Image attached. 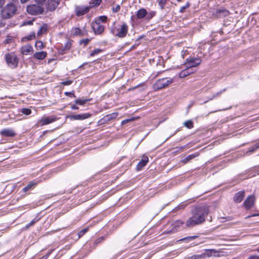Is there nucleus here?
Instances as JSON below:
<instances>
[{"mask_svg":"<svg viewBox=\"0 0 259 259\" xmlns=\"http://www.w3.org/2000/svg\"><path fill=\"white\" fill-rule=\"evenodd\" d=\"M125 123H126V122L125 119L121 121V124L123 125V124H125Z\"/></svg>","mask_w":259,"mask_h":259,"instance_id":"obj_61","label":"nucleus"},{"mask_svg":"<svg viewBox=\"0 0 259 259\" xmlns=\"http://www.w3.org/2000/svg\"><path fill=\"white\" fill-rule=\"evenodd\" d=\"M83 66V65L82 64V65H81L79 67V68H80L82 67Z\"/></svg>","mask_w":259,"mask_h":259,"instance_id":"obj_64","label":"nucleus"},{"mask_svg":"<svg viewBox=\"0 0 259 259\" xmlns=\"http://www.w3.org/2000/svg\"><path fill=\"white\" fill-rule=\"evenodd\" d=\"M254 145H255V149L259 148V140L256 142V143L254 144Z\"/></svg>","mask_w":259,"mask_h":259,"instance_id":"obj_57","label":"nucleus"},{"mask_svg":"<svg viewBox=\"0 0 259 259\" xmlns=\"http://www.w3.org/2000/svg\"><path fill=\"white\" fill-rule=\"evenodd\" d=\"M189 72H188L187 70L186 69L182 70L180 73H179V77L180 78H184L188 75H189Z\"/></svg>","mask_w":259,"mask_h":259,"instance_id":"obj_34","label":"nucleus"},{"mask_svg":"<svg viewBox=\"0 0 259 259\" xmlns=\"http://www.w3.org/2000/svg\"><path fill=\"white\" fill-rule=\"evenodd\" d=\"M190 6V3L189 2H187L185 5L181 7L179 12L181 13H183L185 12L186 9L189 8Z\"/></svg>","mask_w":259,"mask_h":259,"instance_id":"obj_33","label":"nucleus"},{"mask_svg":"<svg viewBox=\"0 0 259 259\" xmlns=\"http://www.w3.org/2000/svg\"><path fill=\"white\" fill-rule=\"evenodd\" d=\"M198 236H187L186 237H184L183 238H182L179 240V241H183V242H189L191 241L192 240L198 238Z\"/></svg>","mask_w":259,"mask_h":259,"instance_id":"obj_26","label":"nucleus"},{"mask_svg":"<svg viewBox=\"0 0 259 259\" xmlns=\"http://www.w3.org/2000/svg\"><path fill=\"white\" fill-rule=\"evenodd\" d=\"M208 213L209 209L207 206H201L196 207L192 211V215L187 220L186 226L191 228L203 223Z\"/></svg>","mask_w":259,"mask_h":259,"instance_id":"obj_1","label":"nucleus"},{"mask_svg":"<svg viewBox=\"0 0 259 259\" xmlns=\"http://www.w3.org/2000/svg\"><path fill=\"white\" fill-rule=\"evenodd\" d=\"M35 38V33L33 32L31 33L28 36L25 37L23 39H26L27 40H31Z\"/></svg>","mask_w":259,"mask_h":259,"instance_id":"obj_38","label":"nucleus"},{"mask_svg":"<svg viewBox=\"0 0 259 259\" xmlns=\"http://www.w3.org/2000/svg\"><path fill=\"white\" fill-rule=\"evenodd\" d=\"M184 224V223L181 220L176 221L174 223H172L171 225V230H169L168 232V233H170L177 232L179 230V227L181 226H182V225H183Z\"/></svg>","mask_w":259,"mask_h":259,"instance_id":"obj_13","label":"nucleus"},{"mask_svg":"<svg viewBox=\"0 0 259 259\" xmlns=\"http://www.w3.org/2000/svg\"><path fill=\"white\" fill-rule=\"evenodd\" d=\"M213 252H215V251L213 249H206L204 253L205 256H211Z\"/></svg>","mask_w":259,"mask_h":259,"instance_id":"obj_35","label":"nucleus"},{"mask_svg":"<svg viewBox=\"0 0 259 259\" xmlns=\"http://www.w3.org/2000/svg\"><path fill=\"white\" fill-rule=\"evenodd\" d=\"M254 196L253 195H250L245 200L243 205L246 209H249L254 205Z\"/></svg>","mask_w":259,"mask_h":259,"instance_id":"obj_9","label":"nucleus"},{"mask_svg":"<svg viewBox=\"0 0 259 259\" xmlns=\"http://www.w3.org/2000/svg\"><path fill=\"white\" fill-rule=\"evenodd\" d=\"M72 80H68L66 81H64L61 83L62 84L64 85H70L72 83Z\"/></svg>","mask_w":259,"mask_h":259,"instance_id":"obj_44","label":"nucleus"},{"mask_svg":"<svg viewBox=\"0 0 259 259\" xmlns=\"http://www.w3.org/2000/svg\"><path fill=\"white\" fill-rule=\"evenodd\" d=\"M71 108L72 110H78L79 107L76 105H72L71 106Z\"/></svg>","mask_w":259,"mask_h":259,"instance_id":"obj_54","label":"nucleus"},{"mask_svg":"<svg viewBox=\"0 0 259 259\" xmlns=\"http://www.w3.org/2000/svg\"><path fill=\"white\" fill-rule=\"evenodd\" d=\"M21 112L26 115H30L31 113V110L28 108H22Z\"/></svg>","mask_w":259,"mask_h":259,"instance_id":"obj_37","label":"nucleus"},{"mask_svg":"<svg viewBox=\"0 0 259 259\" xmlns=\"http://www.w3.org/2000/svg\"><path fill=\"white\" fill-rule=\"evenodd\" d=\"M5 58L8 65L12 68L17 67L19 59L14 53H8L5 55Z\"/></svg>","mask_w":259,"mask_h":259,"instance_id":"obj_4","label":"nucleus"},{"mask_svg":"<svg viewBox=\"0 0 259 259\" xmlns=\"http://www.w3.org/2000/svg\"><path fill=\"white\" fill-rule=\"evenodd\" d=\"M173 82V79L169 77L162 78L158 79L154 84L155 90H159L168 87Z\"/></svg>","mask_w":259,"mask_h":259,"instance_id":"obj_3","label":"nucleus"},{"mask_svg":"<svg viewBox=\"0 0 259 259\" xmlns=\"http://www.w3.org/2000/svg\"><path fill=\"white\" fill-rule=\"evenodd\" d=\"M47 53L44 51L36 52L33 55V57L37 60H41L47 56Z\"/></svg>","mask_w":259,"mask_h":259,"instance_id":"obj_19","label":"nucleus"},{"mask_svg":"<svg viewBox=\"0 0 259 259\" xmlns=\"http://www.w3.org/2000/svg\"><path fill=\"white\" fill-rule=\"evenodd\" d=\"M101 3V0H94L92 4L95 6H98L100 5Z\"/></svg>","mask_w":259,"mask_h":259,"instance_id":"obj_47","label":"nucleus"},{"mask_svg":"<svg viewBox=\"0 0 259 259\" xmlns=\"http://www.w3.org/2000/svg\"><path fill=\"white\" fill-rule=\"evenodd\" d=\"M229 14V11L225 9H219L216 11V15L219 17H226Z\"/></svg>","mask_w":259,"mask_h":259,"instance_id":"obj_20","label":"nucleus"},{"mask_svg":"<svg viewBox=\"0 0 259 259\" xmlns=\"http://www.w3.org/2000/svg\"><path fill=\"white\" fill-rule=\"evenodd\" d=\"M40 259H47V257L43 256L42 257H41Z\"/></svg>","mask_w":259,"mask_h":259,"instance_id":"obj_63","label":"nucleus"},{"mask_svg":"<svg viewBox=\"0 0 259 259\" xmlns=\"http://www.w3.org/2000/svg\"><path fill=\"white\" fill-rule=\"evenodd\" d=\"M185 146H181V147H177L174 148V150H175L176 152H180L183 151L185 148Z\"/></svg>","mask_w":259,"mask_h":259,"instance_id":"obj_40","label":"nucleus"},{"mask_svg":"<svg viewBox=\"0 0 259 259\" xmlns=\"http://www.w3.org/2000/svg\"><path fill=\"white\" fill-rule=\"evenodd\" d=\"M87 33L84 29H81L79 28L75 27L72 29L71 34L74 36H83Z\"/></svg>","mask_w":259,"mask_h":259,"instance_id":"obj_15","label":"nucleus"},{"mask_svg":"<svg viewBox=\"0 0 259 259\" xmlns=\"http://www.w3.org/2000/svg\"><path fill=\"white\" fill-rule=\"evenodd\" d=\"M27 11L29 14L31 15H36L42 14L44 11V9L40 6L32 5L28 6L27 7Z\"/></svg>","mask_w":259,"mask_h":259,"instance_id":"obj_6","label":"nucleus"},{"mask_svg":"<svg viewBox=\"0 0 259 259\" xmlns=\"http://www.w3.org/2000/svg\"><path fill=\"white\" fill-rule=\"evenodd\" d=\"M64 94L66 96H70L72 98H76V96L73 93V92H66L64 93Z\"/></svg>","mask_w":259,"mask_h":259,"instance_id":"obj_45","label":"nucleus"},{"mask_svg":"<svg viewBox=\"0 0 259 259\" xmlns=\"http://www.w3.org/2000/svg\"><path fill=\"white\" fill-rule=\"evenodd\" d=\"M135 118L134 117H132V118H131L126 119H125V120L126 123H128L129 122H131V121L135 120Z\"/></svg>","mask_w":259,"mask_h":259,"instance_id":"obj_55","label":"nucleus"},{"mask_svg":"<svg viewBox=\"0 0 259 259\" xmlns=\"http://www.w3.org/2000/svg\"><path fill=\"white\" fill-rule=\"evenodd\" d=\"M35 47L37 50H41L44 47L42 42L40 40L36 41Z\"/></svg>","mask_w":259,"mask_h":259,"instance_id":"obj_32","label":"nucleus"},{"mask_svg":"<svg viewBox=\"0 0 259 259\" xmlns=\"http://www.w3.org/2000/svg\"><path fill=\"white\" fill-rule=\"evenodd\" d=\"M184 125L189 129H191L193 127V122L191 120L186 121L184 123Z\"/></svg>","mask_w":259,"mask_h":259,"instance_id":"obj_30","label":"nucleus"},{"mask_svg":"<svg viewBox=\"0 0 259 259\" xmlns=\"http://www.w3.org/2000/svg\"><path fill=\"white\" fill-rule=\"evenodd\" d=\"M90 39L86 38V39H83L80 40L79 44L80 45H81L83 44L84 46H87L89 42L90 41Z\"/></svg>","mask_w":259,"mask_h":259,"instance_id":"obj_41","label":"nucleus"},{"mask_svg":"<svg viewBox=\"0 0 259 259\" xmlns=\"http://www.w3.org/2000/svg\"><path fill=\"white\" fill-rule=\"evenodd\" d=\"M188 72H189V75L194 72L196 70L194 68V67H192L190 65H186Z\"/></svg>","mask_w":259,"mask_h":259,"instance_id":"obj_39","label":"nucleus"},{"mask_svg":"<svg viewBox=\"0 0 259 259\" xmlns=\"http://www.w3.org/2000/svg\"><path fill=\"white\" fill-rule=\"evenodd\" d=\"M226 91V89H224L223 90L220 91V92H217V93L213 94L212 97L209 99V100H212L218 97L221 96V95Z\"/></svg>","mask_w":259,"mask_h":259,"instance_id":"obj_36","label":"nucleus"},{"mask_svg":"<svg viewBox=\"0 0 259 259\" xmlns=\"http://www.w3.org/2000/svg\"><path fill=\"white\" fill-rule=\"evenodd\" d=\"M103 52V50L100 49H96L94 50L90 54V56L91 57H93L95 55H98L100 53H102Z\"/></svg>","mask_w":259,"mask_h":259,"instance_id":"obj_31","label":"nucleus"},{"mask_svg":"<svg viewBox=\"0 0 259 259\" xmlns=\"http://www.w3.org/2000/svg\"><path fill=\"white\" fill-rule=\"evenodd\" d=\"M120 6L117 5L115 7L112 8V11H113V12H114L115 13H117L120 10Z\"/></svg>","mask_w":259,"mask_h":259,"instance_id":"obj_46","label":"nucleus"},{"mask_svg":"<svg viewBox=\"0 0 259 259\" xmlns=\"http://www.w3.org/2000/svg\"><path fill=\"white\" fill-rule=\"evenodd\" d=\"M258 215H259V214H258V213H253V214H252L251 215H248V216L246 217L245 218V219H248V218H249L250 217H256V216H258Z\"/></svg>","mask_w":259,"mask_h":259,"instance_id":"obj_53","label":"nucleus"},{"mask_svg":"<svg viewBox=\"0 0 259 259\" xmlns=\"http://www.w3.org/2000/svg\"><path fill=\"white\" fill-rule=\"evenodd\" d=\"M147 15V11L146 9L144 8H141L139 9L136 12V17L138 19H141L145 18L146 19V15Z\"/></svg>","mask_w":259,"mask_h":259,"instance_id":"obj_18","label":"nucleus"},{"mask_svg":"<svg viewBox=\"0 0 259 259\" xmlns=\"http://www.w3.org/2000/svg\"><path fill=\"white\" fill-rule=\"evenodd\" d=\"M127 31L128 26L126 23H124L121 25L120 27L116 30H112L111 32L113 34L119 38H123L126 35Z\"/></svg>","mask_w":259,"mask_h":259,"instance_id":"obj_5","label":"nucleus"},{"mask_svg":"<svg viewBox=\"0 0 259 259\" xmlns=\"http://www.w3.org/2000/svg\"><path fill=\"white\" fill-rule=\"evenodd\" d=\"M194 255L196 256V259H200V258H204L205 257V255H204V253H203L200 254H197V255L195 254Z\"/></svg>","mask_w":259,"mask_h":259,"instance_id":"obj_49","label":"nucleus"},{"mask_svg":"<svg viewBox=\"0 0 259 259\" xmlns=\"http://www.w3.org/2000/svg\"><path fill=\"white\" fill-rule=\"evenodd\" d=\"M187 259H196V256L193 255L192 256H191V257H189L188 258H187Z\"/></svg>","mask_w":259,"mask_h":259,"instance_id":"obj_59","label":"nucleus"},{"mask_svg":"<svg viewBox=\"0 0 259 259\" xmlns=\"http://www.w3.org/2000/svg\"><path fill=\"white\" fill-rule=\"evenodd\" d=\"M92 28L96 34H101L104 31L105 27L100 22L96 21L93 24Z\"/></svg>","mask_w":259,"mask_h":259,"instance_id":"obj_10","label":"nucleus"},{"mask_svg":"<svg viewBox=\"0 0 259 259\" xmlns=\"http://www.w3.org/2000/svg\"><path fill=\"white\" fill-rule=\"evenodd\" d=\"M88 228H85V229H82V230L79 231L78 233V235L79 236V237H80L82 236H83L86 232H88Z\"/></svg>","mask_w":259,"mask_h":259,"instance_id":"obj_42","label":"nucleus"},{"mask_svg":"<svg viewBox=\"0 0 259 259\" xmlns=\"http://www.w3.org/2000/svg\"><path fill=\"white\" fill-rule=\"evenodd\" d=\"M169 0H156L158 3V6L160 7L161 10H164L167 5V2Z\"/></svg>","mask_w":259,"mask_h":259,"instance_id":"obj_23","label":"nucleus"},{"mask_svg":"<svg viewBox=\"0 0 259 259\" xmlns=\"http://www.w3.org/2000/svg\"><path fill=\"white\" fill-rule=\"evenodd\" d=\"M245 196V192L243 191L236 193L234 197V201L236 203H240L242 201Z\"/></svg>","mask_w":259,"mask_h":259,"instance_id":"obj_17","label":"nucleus"},{"mask_svg":"<svg viewBox=\"0 0 259 259\" xmlns=\"http://www.w3.org/2000/svg\"><path fill=\"white\" fill-rule=\"evenodd\" d=\"M257 149H255V145H254L253 146H252L251 147H250L249 150H248V151L249 152H253L254 151H255Z\"/></svg>","mask_w":259,"mask_h":259,"instance_id":"obj_52","label":"nucleus"},{"mask_svg":"<svg viewBox=\"0 0 259 259\" xmlns=\"http://www.w3.org/2000/svg\"><path fill=\"white\" fill-rule=\"evenodd\" d=\"M90 10L89 7L77 6L75 8L76 15L80 16L87 13Z\"/></svg>","mask_w":259,"mask_h":259,"instance_id":"obj_12","label":"nucleus"},{"mask_svg":"<svg viewBox=\"0 0 259 259\" xmlns=\"http://www.w3.org/2000/svg\"><path fill=\"white\" fill-rule=\"evenodd\" d=\"M125 123H126V122L125 119L121 121V124L123 125V124H125Z\"/></svg>","mask_w":259,"mask_h":259,"instance_id":"obj_62","label":"nucleus"},{"mask_svg":"<svg viewBox=\"0 0 259 259\" xmlns=\"http://www.w3.org/2000/svg\"><path fill=\"white\" fill-rule=\"evenodd\" d=\"M51 253V251L48 252L46 255H44L45 256L47 257V258L50 256V255Z\"/></svg>","mask_w":259,"mask_h":259,"instance_id":"obj_60","label":"nucleus"},{"mask_svg":"<svg viewBox=\"0 0 259 259\" xmlns=\"http://www.w3.org/2000/svg\"><path fill=\"white\" fill-rule=\"evenodd\" d=\"M37 184V182L34 181H31L29 183V184L25 187H24L22 189L23 192H26L27 191L31 190L32 188H34Z\"/></svg>","mask_w":259,"mask_h":259,"instance_id":"obj_22","label":"nucleus"},{"mask_svg":"<svg viewBox=\"0 0 259 259\" xmlns=\"http://www.w3.org/2000/svg\"><path fill=\"white\" fill-rule=\"evenodd\" d=\"M198 154L197 153H196L195 154H192L188 155L186 158H185L183 160L182 162L184 163H187L188 162H189L190 160H192V159L197 157L198 156Z\"/></svg>","mask_w":259,"mask_h":259,"instance_id":"obj_25","label":"nucleus"},{"mask_svg":"<svg viewBox=\"0 0 259 259\" xmlns=\"http://www.w3.org/2000/svg\"><path fill=\"white\" fill-rule=\"evenodd\" d=\"M201 63V60L199 58H190L187 59L186 65H190L192 67H197Z\"/></svg>","mask_w":259,"mask_h":259,"instance_id":"obj_11","label":"nucleus"},{"mask_svg":"<svg viewBox=\"0 0 259 259\" xmlns=\"http://www.w3.org/2000/svg\"><path fill=\"white\" fill-rule=\"evenodd\" d=\"M5 0H0V8L3 6Z\"/></svg>","mask_w":259,"mask_h":259,"instance_id":"obj_58","label":"nucleus"},{"mask_svg":"<svg viewBox=\"0 0 259 259\" xmlns=\"http://www.w3.org/2000/svg\"><path fill=\"white\" fill-rule=\"evenodd\" d=\"M148 162V157L146 156H143L142 159L139 162L137 165V169L140 170L145 166Z\"/></svg>","mask_w":259,"mask_h":259,"instance_id":"obj_16","label":"nucleus"},{"mask_svg":"<svg viewBox=\"0 0 259 259\" xmlns=\"http://www.w3.org/2000/svg\"><path fill=\"white\" fill-rule=\"evenodd\" d=\"M31 52H33V48L31 45H26L21 49V53L23 55H27Z\"/></svg>","mask_w":259,"mask_h":259,"instance_id":"obj_21","label":"nucleus"},{"mask_svg":"<svg viewBox=\"0 0 259 259\" xmlns=\"http://www.w3.org/2000/svg\"><path fill=\"white\" fill-rule=\"evenodd\" d=\"M57 119L55 117H44L41 118L39 120H38L37 122V126H42L45 125L49 124L54 121H56Z\"/></svg>","mask_w":259,"mask_h":259,"instance_id":"obj_8","label":"nucleus"},{"mask_svg":"<svg viewBox=\"0 0 259 259\" xmlns=\"http://www.w3.org/2000/svg\"><path fill=\"white\" fill-rule=\"evenodd\" d=\"M17 9L14 4H7L1 11V15L3 19H8L13 17L16 13Z\"/></svg>","mask_w":259,"mask_h":259,"instance_id":"obj_2","label":"nucleus"},{"mask_svg":"<svg viewBox=\"0 0 259 259\" xmlns=\"http://www.w3.org/2000/svg\"><path fill=\"white\" fill-rule=\"evenodd\" d=\"M107 17L105 16H100L99 18L98 22L101 21L102 22L105 23L107 21Z\"/></svg>","mask_w":259,"mask_h":259,"instance_id":"obj_43","label":"nucleus"},{"mask_svg":"<svg viewBox=\"0 0 259 259\" xmlns=\"http://www.w3.org/2000/svg\"><path fill=\"white\" fill-rule=\"evenodd\" d=\"M71 43L70 42H67L65 44V46H64V50H69V49L71 47Z\"/></svg>","mask_w":259,"mask_h":259,"instance_id":"obj_48","label":"nucleus"},{"mask_svg":"<svg viewBox=\"0 0 259 259\" xmlns=\"http://www.w3.org/2000/svg\"><path fill=\"white\" fill-rule=\"evenodd\" d=\"M36 3L39 4H42L46 0H34Z\"/></svg>","mask_w":259,"mask_h":259,"instance_id":"obj_56","label":"nucleus"},{"mask_svg":"<svg viewBox=\"0 0 259 259\" xmlns=\"http://www.w3.org/2000/svg\"><path fill=\"white\" fill-rule=\"evenodd\" d=\"M40 219V218H39L38 216H36L35 218H34L29 224H27L25 226V229H28L30 226L34 225L36 223L38 222Z\"/></svg>","mask_w":259,"mask_h":259,"instance_id":"obj_27","label":"nucleus"},{"mask_svg":"<svg viewBox=\"0 0 259 259\" xmlns=\"http://www.w3.org/2000/svg\"><path fill=\"white\" fill-rule=\"evenodd\" d=\"M117 115H118V113L114 112V113H112L111 114L107 115L105 117V120L109 121L111 119L115 118L117 116Z\"/></svg>","mask_w":259,"mask_h":259,"instance_id":"obj_29","label":"nucleus"},{"mask_svg":"<svg viewBox=\"0 0 259 259\" xmlns=\"http://www.w3.org/2000/svg\"><path fill=\"white\" fill-rule=\"evenodd\" d=\"M247 259H259V256L256 255H252L249 256Z\"/></svg>","mask_w":259,"mask_h":259,"instance_id":"obj_50","label":"nucleus"},{"mask_svg":"<svg viewBox=\"0 0 259 259\" xmlns=\"http://www.w3.org/2000/svg\"><path fill=\"white\" fill-rule=\"evenodd\" d=\"M43 27H40L38 30V31H37V34L39 36L40 35H41L43 33Z\"/></svg>","mask_w":259,"mask_h":259,"instance_id":"obj_51","label":"nucleus"},{"mask_svg":"<svg viewBox=\"0 0 259 259\" xmlns=\"http://www.w3.org/2000/svg\"><path fill=\"white\" fill-rule=\"evenodd\" d=\"M1 135L3 137H13L16 135L14 131L11 128H5L0 132Z\"/></svg>","mask_w":259,"mask_h":259,"instance_id":"obj_14","label":"nucleus"},{"mask_svg":"<svg viewBox=\"0 0 259 259\" xmlns=\"http://www.w3.org/2000/svg\"><path fill=\"white\" fill-rule=\"evenodd\" d=\"M92 99H76L74 101L75 104L79 105H84L87 102L91 101Z\"/></svg>","mask_w":259,"mask_h":259,"instance_id":"obj_24","label":"nucleus"},{"mask_svg":"<svg viewBox=\"0 0 259 259\" xmlns=\"http://www.w3.org/2000/svg\"><path fill=\"white\" fill-rule=\"evenodd\" d=\"M156 12L154 11H151L149 12H147V15L146 17V20H150L156 15Z\"/></svg>","mask_w":259,"mask_h":259,"instance_id":"obj_28","label":"nucleus"},{"mask_svg":"<svg viewBox=\"0 0 259 259\" xmlns=\"http://www.w3.org/2000/svg\"><path fill=\"white\" fill-rule=\"evenodd\" d=\"M92 114L89 113H85L79 114H72L69 115L68 117L71 120H82L90 118Z\"/></svg>","mask_w":259,"mask_h":259,"instance_id":"obj_7","label":"nucleus"}]
</instances>
